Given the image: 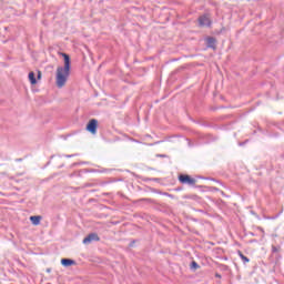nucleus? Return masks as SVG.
Returning a JSON list of instances; mask_svg holds the SVG:
<instances>
[{
    "label": "nucleus",
    "instance_id": "1",
    "mask_svg": "<svg viewBox=\"0 0 284 284\" xmlns=\"http://www.w3.org/2000/svg\"><path fill=\"white\" fill-rule=\"evenodd\" d=\"M68 77H70V72H58L55 77L57 88H63L68 83Z\"/></svg>",
    "mask_w": 284,
    "mask_h": 284
},
{
    "label": "nucleus",
    "instance_id": "5",
    "mask_svg": "<svg viewBox=\"0 0 284 284\" xmlns=\"http://www.w3.org/2000/svg\"><path fill=\"white\" fill-rule=\"evenodd\" d=\"M28 79L31 85H37V81H41V72H29Z\"/></svg>",
    "mask_w": 284,
    "mask_h": 284
},
{
    "label": "nucleus",
    "instance_id": "11",
    "mask_svg": "<svg viewBox=\"0 0 284 284\" xmlns=\"http://www.w3.org/2000/svg\"><path fill=\"white\" fill-rule=\"evenodd\" d=\"M240 258H242L243 263H250V260L247 256H245L243 253L240 252Z\"/></svg>",
    "mask_w": 284,
    "mask_h": 284
},
{
    "label": "nucleus",
    "instance_id": "14",
    "mask_svg": "<svg viewBox=\"0 0 284 284\" xmlns=\"http://www.w3.org/2000/svg\"><path fill=\"white\" fill-rule=\"evenodd\" d=\"M52 272V268H47V273L50 274Z\"/></svg>",
    "mask_w": 284,
    "mask_h": 284
},
{
    "label": "nucleus",
    "instance_id": "7",
    "mask_svg": "<svg viewBox=\"0 0 284 284\" xmlns=\"http://www.w3.org/2000/svg\"><path fill=\"white\" fill-rule=\"evenodd\" d=\"M64 59V72H70V55L67 53H60Z\"/></svg>",
    "mask_w": 284,
    "mask_h": 284
},
{
    "label": "nucleus",
    "instance_id": "6",
    "mask_svg": "<svg viewBox=\"0 0 284 284\" xmlns=\"http://www.w3.org/2000/svg\"><path fill=\"white\" fill-rule=\"evenodd\" d=\"M93 241H100L99 235L97 233H90L87 237L83 239L84 245H90Z\"/></svg>",
    "mask_w": 284,
    "mask_h": 284
},
{
    "label": "nucleus",
    "instance_id": "12",
    "mask_svg": "<svg viewBox=\"0 0 284 284\" xmlns=\"http://www.w3.org/2000/svg\"><path fill=\"white\" fill-rule=\"evenodd\" d=\"M281 251V246H272V253L273 254H276V252H280Z\"/></svg>",
    "mask_w": 284,
    "mask_h": 284
},
{
    "label": "nucleus",
    "instance_id": "15",
    "mask_svg": "<svg viewBox=\"0 0 284 284\" xmlns=\"http://www.w3.org/2000/svg\"><path fill=\"white\" fill-rule=\"evenodd\" d=\"M216 277H217V278H221V275L216 274Z\"/></svg>",
    "mask_w": 284,
    "mask_h": 284
},
{
    "label": "nucleus",
    "instance_id": "2",
    "mask_svg": "<svg viewBox=\"0 0 284 284\" xmlns=\"http://www.w3.org/2000/svg\"><path fill=\"white\" fill-rule=\"evenodd\" d=\"M200 28H210L212 26V18L210 14L200 16L197 19Z\"/></svg>",
    "mask_w": 284,
    "mask_h": 284
},
{
    "label": "nucleus",
    "instance_id": "8",
    "mask_svg": "<svg viewBox=\"0 0 284 284\" xmlns=\"http://www.w3.org/2000/svg\"><path fill=\"white\" fill-rule=\"evenodd\" d=\"M61 265H63V267H70L71 265H77V262L71 258H62Z\"/></svg>",
    "mask_w": 284,
    "mask_h": 284
},
{
    "label": "nucleus",
    "instance_id": "3",
    "mask_svg": "<svg viewBox=\"0 0 284 284\" xmlns=\"http://www.w3.org/2000/svg\"><path fill=\"white\" fill-rule=\"evenodd\" d=\"M179 181H180V183H182L184 185H196V180H194L193 178H191L187 174H180Z\"/></svg>",
    "mask_w": 284,
    "mask_h": 284
},
{
    "label": "nucleus",
    "instance_id": "10",
    "mask_svg": "<svg viewBox=\"0 0 284 284\" xmlns=\"http://www.w3.org/2000/svg\"><path fill=\"white\" fill-rule=\"evenodd\" d=\"M201 266L199 265V263H196V261H192L191 262V270H194V271H196V270H199Z\"/></svg>",
    "mask_w": 284,
    "mask_h": 284
},
{
    "label": "nucleus",
    "instance_id": "16",
    "mask_svg": "<svg viewBox=\"0 0 284 284\" xmlns=\"http://www.w3.org/2000/svg\"><path fill=\"white\" fill-rule=\"evenodd\" d=\"M68 159L72 158V155H67Z\"/></svg>",
    "mask_w": 284,
    "mask_h": 284
},
{
    "label": "nucleus",
    "instance_id": "9",
    "mask_svg": "<svg viewBox=\"0 0 284 284\" xmlns=\"http://www.w3.org/2000/svg\"><path fill=\"white\" fill-rule=\"evenodd\" d=\"M30 221L33 225H39V223H41V215L30 216Z\"/></svg>",
    "mask_w": 284,
    "mask_h": 284
},
{
    "label": "nucleus",
    "instance_id": "13",
    "mask_svg": "<svg viewBox=\"0 0 284 284\" xmlns=\"http://www.w3.org/2000/svg\"><path fill=\"white\" fill-rule=\"evenodd\" d=\"M158 156H160L161 159H165L164 154H158Z\"/></svg>",
    "mask_w": 284,
    "mask_h": 284
},
{
    "label": "nucleus",
    "instance_id": "4",
    "mask_svg": "<svg viewBox=\"0 0 284 284\" xmlns=\"http://www.w3.org/2000/svg\"><path fill=\"white\" fill-rule=\"evenodd\" d=\"M97 128H99V121L97 119H91L87 124V131L91 134H97Z\"/></svg>",
    "mask_w": 284,
    "mask_h": 284
}]
</instances>
